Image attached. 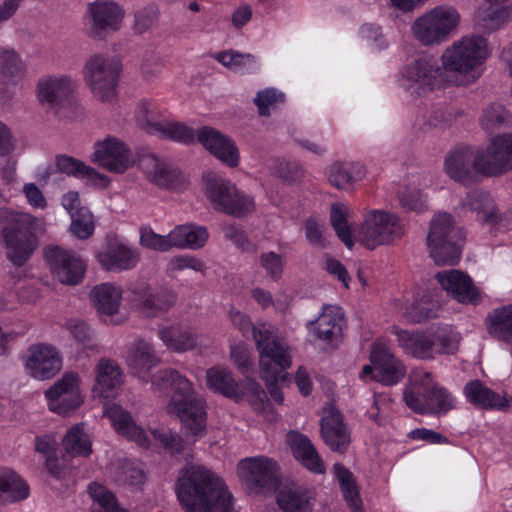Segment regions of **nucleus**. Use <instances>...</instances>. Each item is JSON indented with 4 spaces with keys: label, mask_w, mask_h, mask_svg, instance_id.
Masks as SVG:
<instances>
[{
    "label": "nucleus",
    "mask_w": 512,
    "mask_h": 512,
    "mask_svg": "<svg viewBox=\"0 0 512 512\" xmlns=\"http://www.w3.org/2000/svg\"><path fill=\"white\" fill-rule=\"evenodd\" d=\"M398 310L403 317L412 322H421L422 320L433 316L432 308L426 302H416L410 306H404L401 301L397 303Z\"/></svg>",
    "instance_id": "obj_61"
},
{
    "label": "nucleus",
    "mask_w": 512,
    "mask_h": 512,
    "mask_svg": "<svg viewBox=\"0 0 512 512\" xmlns=\"http://www.w3.org/2000/svg\"><path fill=\"white\" fill-rule=\"evenodd\" d=\"M253 339L259 352L261 377L274 401L283 402L277 383L284 379L283 372L290 368L292 359L289 348L282 343L267 325L253 328Z\"/></svg>",
    "instance_id": "obj_5"
},
{
    "label": "nucleus",
    "mask_w": 512,
    "mask_h": 512,
    "mask_svg": "<svg viewBox=\"0 0 512 512\" xmlns=\"http://www.w3.org/2000/svg\"><path fill=\"white\" fill-rule=\"evenodd\" d=\"M169 238L171 248L197 250L205 245L209 233L204 226L187 223L172 229Z\"/></svg>",
    "instance_id": "obj_38"
},
{
    "label": "nucleus",
    "mask_w": 512,
    "mask_h": 512,
    "mask_svg": "<svg viewBox=\"0 0 512 512\" xmlns=\"http://www.w3.org/2000/svg\"><path fill=\"white\" fill-rule=\"evenodd\" d=\"M399 346L419 359H433L436 355L454 354L458 350L459 337L449 329H440L432 334L409 332L394 328Z\"/></svg>",
    "instance_id": "obj_9"
},
{
    "label": "nucleus",
    "mask_w": 512,
    "mask_h": 512,
    "mask_svg": "<svg viewBox=\"0 0 512 512\" xmlns=\"http://www.w3.org/2000/svg\"><path fill=\"white\" fill-rule=\"evenodd\" d=\"M203 185L207 200L217 212L242 218L255 210L253 196L238 188L228 178L207 171L203 174Z\"/></svg>",
    "instance_id": "obj_7"
},
{
    "label": "nucleus",
    "mask_w": 512,
    "mask_h": 512,
    "mask_svg": "<svg viewBox=\"0 0 512 512\" xmlns=\"http://www.w3.org/2000/svg\"><path fill=\"white\" fill-rule=\"evenodd\" d=\"M173 394L166 405V412L175 415L184 425L187 436L197 441L206 434V411L204 401L194 393L193 384L177 370L166 368L157 371L151 378V389L162 394L168 389Z\"/></svg>",
    "instance_id": "obj_2"
},
{
    "label": "nucleus",
    "mask_w": 512,
    "mask_h": 512,
    "mask_svg": "<svg viewBox=\"0 0 512 512\" xmlns=\"http://www.w3.org/2000/svg\"><path fill=\"white\" fill-rule=\"evenodd\" d=\"M0 76L3 81L12 83L22 78L23 64L14 51H0Z\"/></svg>",
    "instance_id": "obj_53"
},
{
    "label": "nucleus",
    "mask_w": 512,
    "mask_h": 512,
    "mask_svg": "<svg viewBox=\"0 0 512 512\" xmlns=\"http://www.w3.org/2000/svg\"><path fill=\"white\" fill-rule=\"evenodd\" d=\"M119 71L118 62L110 57L94 54L87 59L83 77L94 99L102 103L116 99Z\"/></svg>",
    "instance_id": "obj_12"
},
{
    "label": "nucleus",
    "mask_w": 512,
    "mask_h": 512,
    "mask_svg": "<svg viewBox=\"0 0 512 512\" xmlns=\"http://www.w3.org/2000/svg\"><path fill=\"white\" fill-rule=\"evenodd\" d=\"M326 175L331 186L347 191L364 178L365 168L358 162L336 161L328 167Z\"/></svg>",
    "instance_id": "obj_36"
},
{
    "label": "nucleus",
    "mask_w": 512,
    "mask_h": 512,
    "mask_svg": "<svg viewBox=\"0 0 512 512\" xmlns=\"http://www.w3.org/2000/svg\"><path fill=\"white\" fill-rule=\"evenodd\" d=\"M71 217L70 231L79 239H88L94 232L93 215L89 209H81Z\"/></svg>",
    "instance_id": "obj_59"
},
{
    "label": "nucleus",
    "mask_w": 512,
    "mask_h": 512,
    "mask_svg": "<svg viewBox=\"0 0 512 512\" xmlns=\"http://www.w3.org/2000/svg\"><path fill=\"white\" fill-rule=\"evenodd\" d=\"M64 451L72 456L86 457L91 454V439L84 431L83 424L73 426L65 435L62 441Z\"/></svg>",
    "instance_id": "obj_47"
},
{
    "label": "nucleus",
    "mask_w": 512,
    "mask_h": 512,
    "mask_svg": "<svg viewBox=\"0 0 512 512\" xmlns=\"http://www.w3.org/2000/svg\"><path fill=\"white\" fill-rule=\"evenodd\" d=\"M238 473L247 483L262 488H275L280 479L277 463L266 456L250 457L238 464Z\"/></svg>",
    "instance_id": "obj_24"
},
{
    "label": "nucleus",
    "mask_w": 512,
    "mask_h": 512,
    "mask_svg": "<svg viewBox=\"0 0 512 512\" xmlns=\"http://www.w3.org/2000/svg\"><path fill=\"white\" fill-rule=\"evenodd\" d=\"M206 384L210 390L223 394L229 398L239 396L238 383L232 373L220 366L212 367L206 372Z\"/></svg>",
    "instance_id": "obj_45"
},
{
    "label": "nucleus",
    "mask_w": 512,
    "mask_h": 512,
    "mask_svg": "<svg viewBox=\"0 0 512 512\" xmlns=\"http://www.w3.org/2000/svg\"><path fill=\"white\" fill-rule=\"evenodd\" d=\"M321 434L326 445L333 451L344 452L350 444V433L338 411L330 410L321 419Z\"/></svg>",
    "instance_id": "obj_35"
},
{
    "label": "nucleus",
    "mask_w": 512,
    "mask_h": 512,
    "mask_svg": "<svg viewBox=\"0 0 512 512\" xmlns=\"http://www.w3.org/2000/svg\"><path fill=\"white\" fill-rule=\"evenodd\" d=\"M175 301L176 295L172 290L166 288L148 290L140 300L138 309L146 317H156L168 311Z\"/></svg>",
    "instance_id": "obj_41"
},
{
    "label": "nucleus",
    "mask_w": 512,
    "mask_h": 512,
    "mask_svg": "<svg viewBox=\"0 0 512 512\" xmlns=\"http://www.w3.org/2000/svg\"><path fill=\"white\" fill-rule=\"evenodd\" d=\"M401 206L408 211L421 212L426 208L427 197L418 189H405L399 193Z\"/></svg>",
    "instance_id": "obj_62"
},
{
    "label": "nucleus",
    "mask_w": 512,
    "mask_h": 512,
    "mask_svg": "<svg viewBox=\"0 0 512 512\" xmlns=\"http://www.w3.org/2000/svg\"><path fill=\"white\" fill-rule=\"evenodd\" d=\"M22 361L26 373L41 381L53 378L63 367L62 353L55 345L47 342L30 345Z\"/></svg>",
    "instance_id": "obj_17"
},
{
    "label": "nucleus",
    "mask_w": 512,
    "mask_h": 512,
    "mask_svg": "<svg viewBox=\"0 0 512 512\" xmlns=\"http://www.w3.org/2000/svg\"><path fill=\"white\" fill-rule=\"evenodd\" d=\"M77 81L67 74H51L41 77L36 84V97L45 109L60 114L75 104Z\"/></svg>",
    "instance_id": "obj_14"
},
{
    "label": "nucleus",
    "mask_w": 512,
    "mask_h": 512,
    "mask_svg": "<svg viewBox=\"0 0 512 512\" xmlns=\"http://www.w3.org/2000/svg\"><path fill=\"white\" fill-rule=\"evenodd\" d=\"M464 391L468 401L482 409L503 411L512 402V398H506V396L494 392L479 380L466 384Z\"/></svg>",
    "instance_id": "obj_37"
},
{
    "label": "nucleus",
    "mask_w": 512,
    "mask_h": 512,
    "mask_svg": "<svg viewBox=\"0 0 512 512\" xmlns=\"http://www.w3.org/2000/svg\"><path fill=\"white\" fill-rule=\"evenodd\" d=\"M347 216L348 211L343 204L335 203L332 205L330 213L331 224L340 240L348 248H352L354 242L347 222Z\"/></svg>",
    "instance_id": "obj_54"
},
{
    "label": "nucleus",
    "mask_w": 512,
    "mask_h": 512,
    "mask_svg": "<svg viewBox=\"0 0 512 512\" xmlns=\"http://www.w3.org/2000/svg\"><path fill=\"white\" fill-rule=\"evenodd\" d=\"M138 167L147 181L163 189H178L185 185L182 172L164 158L155 154H143L138 159Z\"/></svg>",
    "instance_id": "obj_22"
},
{
    "label": "nucleus",
    "mask_w": 512,
    "mask_h": 512,
    "mask_svg": "<svg viewBox=\"0 0 512 512\" xmlns=\"http://www.w3.org/2000/svg\"><path fill=\"white\" fill-rule=\"evenodd\" d=\"M406 227L402 219L394 212L371 209L365 215L357 233L358 241L367 249L391 245L402 239Z\"/></svg>",
    "instance_id": "obj_8"
},
{
    "label": "nucleus",
    "mask_w": 512,
    "mask_h": 512,
    "mask_svg": "<svg viewBox=\"0 0 512 512\" xmlns=\"http://www.w3.org/2000/svg\"><path fill=\"white\" fill-rule=\"evenodd\" d=\"M197 137L205 149L223 164L231 168L239 165V151L232 139L211 127L200 129Z\"/></svg>",
    "instance_id": "obj_28"
},
{
    "label": "nucleus",
    "mask_w": 512,
    "mask_h": 512,
    "mask_svg": "<svg viewBox=\"0 0 512 512\" xmlns=\"http://www.w3.org/2000/svg\"><path fill=\"white\" fill-rule=\"evenodd\" d=\"M314 492L299 484L286 485L277 494V503L284 512H311Z\"/></svg>",
    "instance_id": "obj_34"
},
{
    "label": "nucleus",
    "mask_w": 512,
    "mask_h": 512,
    "mask_svg": "<svg viewBox=\"0 0 512 512\" xmlns=\"http://www.w3.org/2000/svg\"><path fill=\"white\" fill-rule=\"evenodd\" d=\"M124 383V375L118 363L102 358L95 366L93 393L101 398H112Z\"/></svg>",
    "instance_id": "obj_31"
},
{
    "label": "nucleus",
    "mask_w": 512,
    "mask_h": 512,
    "mask_svg": "<svg viewBox=\"0 0 512 512\" xmlns=\"http://www.w3.org/2000/svg\"><path fill=\"white\" fill-rule=\"evenodd\" d=\"M333 468L347 504L354 512H362L361 500L352 473L340 463H336Z\"/></svg>",
    "instance_id": "obj_48"
},
{
    "label": "nucleus",
    "mask_w": 512,
    "mask_h": 512,
    "mask_svg": "<svg viewBox=\"0 0 512 512\" xmlns=\"http://www.w3.org/2000/svg\"><path fill=\"white\" fill-rule=\"evenodd\" d=\"M401 81L405 89L421 95L451 84L452 79L433 57H423L404 67Z\"/></svg>",
    "instance_id": "obj_13"
},
{
    "label": "nucleus",
    "mask_w": 512,
    "mask_h": 512,
    "mask_svg": "<svg viewBox=\"0 0 512 512\" xmlns=\"http://www.w3.org/2000/svg\"><path fill=\"white\" fill-rule=\"evenodd\" d=\"M370 358L375 366L374 380L383 385H394L406 374L405 366L394 357L390 347L384 342L373 344Z\"/></svg>",
    "instance_id": "obj_25"
},
{
    "label": "nucleus",
    "mask_w": 512,
    "mask_h": 512,
    "mask_svg": "<svg viewBox=\"0 0 512 512\" xmlns=\"http://www.w3.org/2000/svg\"><path fill=\"white\" fill-rule=\"evenodd\" d=\"M122 294V288L113 283H102L91 290V301L105 322L119 324L124 321L125 316L119 315Z\"/></svg>",
    "instance_id": "obj_27"
},
{
    "label": "nucleus",
    "mask_w": 512,
    "mask_h": 512,
    "mask_svg": "<svg viewBox=\"0 0 512 512\" xmlns=\"http://www.w3.org/2000/svg\"><path fill=\"white\" fill-rule=\"evenodd\" d=\"M97 260L107 271L122 272L135 268L140 261V252L120 241H110L97 253Z\"/></svg>",
    "instance_id": "obj_26"
},
{
    "label": "nucleus",
    "mask_w": 512,
    "mask_h": 512,
    "mask_svg": "<svg viewBox=\"0 0 512 512\" xmlns=\"http://www.w3.org/2000/svg\"><path fill=\"white\" fill-rule=\"evenodd\" d=\"M458 231L452 215L439 212L430 221L427 246L437 265H454L460 259L461 250L457 242Z\"/></svg>",
    "instance_id": "obj_11"
},
{
    "label": "nucleus",
    "mask_w": 512,
    "mask_h": 512,
    "mask_svg": "<svg viewBox=\"0 0 512 512\" xmlns=\"http://www.w3.org/2000/svg\"><path fill=\"white\" fill-rule=\"evenodd\" d=\"M104 415L108 417L118 434L135 442L142 448L150 446V439L144 429L137 425L128 411L120 405L112 404L105 408Z\"/></svg>",
    "instance_id": "obj_30"
},
{
    "label": "nucleus",
    "mask_w": 512,
    "mask_h": 512,
    "mask_svg": "<svg viewBox=\"0 0 512 512\" xmlns=\"http://www.w3.org/2000/svg\"><path fill=\"white\" fill-rule=\"evenodd\" d=\"M482 162L479 165L485 176H497L512 169V133L492 137L486 148H479Z\"/></svg>",
    "instance_id": "obj_23"
},
{
    "label": "nucleus",
    "mask_w": 512,
    "mask_h": 512,
    "mask_svg": "<svg viewBox=\"0 0 512 512\" xmlns=\"http://www.w3.org/2000/svg\"><path fill=\"white\" fill-rule=\"evenodd\" d=\"M509 18L510 9L503 3H489V6L479 8L475 14L478 26L489 31L500 28Z\"/></svg>",
    "instance_id": "obj_46"
},
{
    "label": "nucleus",
    "mask_w": 512,
    "mask_h": 512,
    "mask_svg": "<svg viewBox=\"0 0 512 512\" xmlns=\"http://www.w3.org/2000/svg\"><path fill=\"white\" fill-rule=\"evenodd\" d=\"M459 21L460 15L455 8L441 5L417 17L410 30L423 46H434L445 42L457 29Z\"/></svg>",
    "instance_id": "obj_10"
},
{
    "label": "nucleus",
    "mask_w": 512,
    "mask_h": 512,
    "mask_svg": "<svg viewBox=\"0 0 512 512\" xmlns=\"http://www.w3.org/2000/svg\"><path fill=\"white\" fill-rule=\"evenodd\" d=\"M91 159L107 171L118 174L124 173L135 164L131 149L115 137L96 142Z\"/></svg>",
    "instance_id": "obj_19"
},
{
    "label": "nucleus",
    "mask_w": 512,
    "mask_h": 512,
    "mask_svg": "<svg viewBox=\"0 0 512 512\" xmlns=\"http://www.w3.org/2000/svg\"><path fill=\"white\" fill-rule=\"evenodd\" d=\"M406 405L418 414H446L454 408L452 395L425 370H413L404 390Z\"/></svg>",
    "instance_id": "obj_6"
},
{
    "label": "nucleus",
    "mask_w": 512,
    "mask_h": 512,
    "mask_svg": "<svg viewBox=\"0 0 512 512\" xmlns=\"http://www.w3.org/2000/svg\"><path fill=\"white\" fill-rule=\"evenodd\" d=\"M475 213L477 220L482 224H488L491 226L503 225L508 229L512 228V212L505 213L504 215L500 214L493 198L490 195L488 197H484L483 203L478 207V210Z\"/></svg>",
    "instance_id": "obj_50"
},
{
    "label": "nucleus",
    "mask_w": 512,
    "mask_h": 512,
    "mask_svg": "<svg viewBox=\"0 0 512 512\" xmlns=\"http://www.w3.org/2000/svg\"><path fill=\"white\" fill-rule=\"evenodd\" d=\"M183 428H185L183 426ZM186 441H184L176 432L168 428H160L152 431L154 439L159 441L160 444L171 454H180L183 452L185 443L194 444L196 441L193 440V436L190 434L187 436V431L184 429Z\"/></svg>",
    "instance_id": "obj_52"
},
{
    "label": "nucleus",
    "mask_w": 512,
    "mask_h": 512,
    "mask_svg": "<svg viewBox=\"0 0 512 512\" xmlns=\"http://www.w3.org/2000/svg\"><path fill=\"white\" fill-rule=\"evenodd\" d=\"M510 119L509 113L503 105L493 103L486 107L480 119L481 127L487 132L502 128Z\"/></svg>",
    "instance_id": "obj_55"
},
{
    "label": "nucleus",
    "mask_w": 512,
    "mask_h": 512,
    "mask_svg": "<svg viewBox=\"0 0 512 512\" xmlns=\"http://www.w3.org/2000/svg\"><path fill=\"white\" fill-rule=\"evenodd\" d=\"M441 287L460 303L477 304L480 292L472 279L460 270L443 271L436 274Z\"/></svg>",
    "instance_id": "obj_29"
},
{
    "label": "nucleus",
    "mask_w": 512,
    "mask_h": 512,
    "mask_svg": "<svg viewBox=\"0 0 512 512\" xmlns=\"http://www.w3.org/2000/svg\"><path fill=\"white\" fill-rule=\"evenodd\" d=\"M158 336L168 350L176 353L192 350L198 342V336L193 331L177 326L162 327Z\"/></svg>",
    "instance_id": "obj_43"
},
{
    "label": "nucleus",
    "mask_w": 512,
    "mask_h": 512,
    "mask_svg": "<svg viewBox=\"0 0 512 512\" xmlns=\"http://www.w3.org/2000/svg\"><path fill=\"white\" fill-rule=\"evenodd\" d=\"M285 100L282 92L275 88H265L256 93L254 104L258 108L260 116L268 117L271 114V109L277 108Z\"/></svg>",
    "instance_id": "obj_57"
},
{
    "label": "nucleus",
    "mask_w": 512,
    "mask_h": 512,
    "mask_svg": "<svg viewBox=\"0 0 512 512\" xmlns=\"http://www.w3.org/2000/svg\"><path fill=\"white\" fill-rule=\"evenodd\" d=\"M45 258L53 276L61 283L77 285L83 280L86 264L74 251L53 246L46 249Z\"/></svg>",
    "instance_id": "obj_20"
},
{
    "label": "nucleus",
    "mask_w": 512,
    "mask_h": 512,
    "mask_svg": "<svg viewBox=\"0 0 512 512\" xmlns=\"http://www.w3.org/2000/svg\"><path fill=\"white\" fill-rule=\"evenodd\" d=\"M125 11L113 0H94L87 5L86 34L102 40L121 28Z\"/></svg>",
    "instance_id": "obj_16"
},
{
    "label": "nucleus",
    "mask_w": 512,
    "mask_h": 512,
    "mask_svg": "<svg viewBox=\"0 0 512 512\" xmlns=\"http://www.w3.org/2000/svg\"><path fill=\"white\" fill-rule=\"evenodd\" d=\"M45 396L52 412L66 415L76 410L83 402L79 389V376L73 372L65 373L45 391Z\"/></svg>",
    "instance_id": "obj_21"
},
{
    "label": "nucleus",
    "mask_w": 512,
    "mask_h": 512,
    "mask_svg": "<svg viewBox=\"0 0 512 512\" xmlns=\"http://www.w3.org/2000/svg\"><path fill=\"white\" fill-rule=\"evenodd\" d=\"M170 232L166 235L157 234L150 226L144 225L139 229V244L146 249L158 252L171 250Z\"/></svg>",
    "instance_id": "obj_56"
},
{
    "label": "nucleus",
    "mask_w": 512,
    "mask_h": 512,
    "mask_svg": "<svg viewBox=\"0 0 512 512\" xmlns=\"http://www.w3.org/2000/svg\"><path fill=\"white\" fill-rule=\"evenodd\" d=\"M88 491L94 501L93 512H127L118 506L114 495L104 486L93 483L89 485Z\"/></svg>",
    "instance_id": "obj_51"
},
{
    "label": "nucleus",
    "mask_w": 512,
    "mask_h": 512,
    "mask_svg": "<svg viewBox=\"0 0 512 512\" xmlns=\"http://www.w3.org/2000/svg\"><path fill=\"white\" fill-rule=\"evenodd\" d=\"M56 164L60 171L84 180L89 185L105 188L110 183L107 176L97 172L93 167H90L82 161L72 157L59 156L57 157Z\"/></svg>",
    "instance_id": "obj_39"
},
{
    "label": "nucleus",
    "mask_w": 512,
    "mask_h": 512,
    "mask_svg": "<svg viewBox=\"0 0 512 512\" xmlns=\"http://www.w3.org/2000/svg\"><path fill=\"white\" fill-rule=\"evenodd\" d=\"M490 54L487 40L468 35L447 47L441 56L442 65L451 76V84L467 85L482 74V65Z\"/></svg>",
    "instance_id": "obj_3"
},
{
    "label": "nucleus",
    "mask_w": 512,
    "mask_h": 512,
    "mask_svg": "<svg viewBox=\"0 0 512 512\" xmlns=\"http://www.w3.org/2000/svg\"><path fill=\"white\" fill-rule=\"evenodd\" d=\"M479 148L459 146L451 150L444 160V171L454 181L469 185L476 182L479 174L484 175Z\"/></svg>",
    "instance_id": "obj_18"
},
{
    "label": "nucleus",
    "mask_w": 512,
    "mask_h": 512,
    "mask_svg": "<svg viewBox=\"0 0 512 512\" xmlns=\"http://www.w3.org/2000/svg\"><path fill=\"white\" fill-rule=\"evenodd\" d=\"M287 443L293 456L303 467L315 474L325 473L324 461L306 435L297 431H291L287 434Z\"/></svg>",
    "instance_id": "obj_32"
},
{
    "label": "nucleus",
    "mask_w": 512,
    "mask_h": 512,
    "mask_svg": "<svg viewBox=\"0 0 512 512\" xmlns=\"http://www.w3.org/2000/svg\"><path fill=\"white\" fill-rule=\"evenodd\" d=\"M215 59L235 72H253L258 67L254 55L243 54L234 50L220 52L215 56Z\"/></svg>",
    "instance_id": "obj_49"
},
{
    "label": "nucleus",
    "mask_w": 512,
    "mask_h": 512,
    "mask_svg": "<svg viewBox=\"0 0 512 512\" xmlns=\"http://www.w3.org/2000/svg\"><path fill=\"white\" fill-rule=\"evenodd\" d=\"M28 496L29 487L17 473L0 469V505L21 501Z\"/></svg>",
    "instance_id": "obj_42"
},
{
    "label": "nucleus",
    "mask_w": 512,
    "mask_h": 512,
    "mask_svg": "<svg viewBox=\"0 0 512 512\" xmlns=\"http://www.w3.org/2000/svg\"><path fill=\"white\" fill-rule=\"evenodd\" d=\"M130 363L137 377L148 382V372L160 363V359L150 343L139 340L131 349Z\"/></svg>",
    "instance_id": "obj_40"
},
{
    "label": "nucleus",
    "mask_w": 512,
    "mask_h": 512,
    "mask_svg": "<svg viewBox=\"0 0 512 512\" xmlns=\"http://www.w3.org/2000/svg\"><path fill=\"white\" fill-rule=\"evenodd\" d=\"M343 321L344 317L340 307L324 305L318 318L311 323V331L318 339L333 342L342 334Z\"/></svg>",
    "instance_id": "obj_33"
},
{
    "label": "nucleus",
    "mask_w": 512,
    "mask_h": 512,
    "mask_svg": "<svg viewBox=\"0 0 512 512\" xmlns=\"http://www.w3.org/2000/svg\"><path fill=\"white\" fill-rule=\"evenodd\" d=\"M259 266L269 279L278 281L283 276L285 260L274 251L262 252L259 255Z\"/></svg>",
    "instance_id": "obj_58"
},
{
    "label": "nucleus",
    "mask_w": 512,
    "mask_h": 512,
    "mask_svg": "<svg viewBox=\"0 0 512 512\" xmlns=\"http://www.w3.org/2000/svg\"><path fill=\"white\" fill-rule=\"evenodd\" d=\"M27 203L34 209L44 210L47 207V200L40 190V188L34 183H25L22 188Z\"/></svg>",
    "instance_id": "obj_64"
},
{
    "label": "nucleus",
    "mask_w": 512,
    "mask_h": 512,
    "mask_svg": "<svg viewBox=\"0 0 512 512\" xmlns=\"http://www.w3.org/2000/svg\"><path fill=\"white\" fill-rule=\"evenodd\" d=\"M170 272H178L186 269H191L196 272L204 273L206 265L204 261L192 255H177L172 257L167 265Z\"/></svg>",
    "instance_id": "obj_60"
},
{
    "label": "nucleus",
    "mask_w": 512,
    "mask_h": 512,
    "mask_svg": "<svg viewBox=\"0 0 512 512\" xmlns=\"http://www.w3.org/2000/svg\"><path fill=\"white\" fill-rule=\"evenodd\" d=\"M487 330L491 336L512 343V305L495 309L487 317Z\"/></svg>",
    "instance_id": "obj_44"
},
{
    "label": "nucleus",
    "mask_w": 512,
    "mask_h": 512,
    "mask_svg": "<svg viewBox=\"0 0 512 512\" xmlns=\"http://www.w3.org/2000/svg\"><path fill=\"white\" fill-rule=\"evenodd\" d=\"M0 225L8 259L21 266L35 249V233L43 230L42 220L27 212L0 208Z\"/></svg>",
    "instance_id": "obj_4"
},
{
    "label": "nucleus",
    "mask_w": 512,
    "mask_h": 512,
    "mask_svg": "<svg viewBox=\"0 0 512 512\" xmlns=\"http://www.w3.org/2000/svg\"><path fill=\"white\" fill-rule=\"evenodd\" d=\"M176 494L185 512H234L224 482L201 464H188L180 470Z\"/></svg>",
    "instance_id": "obj_1"
},
{
    "label": "nucleus",
    "mask_w": 512,
    "mask_h": 512,
    "mask_svg": "<svg viewBox=\"0 0 512 512\" xmlns=\"http://www.w3.org/2000/svg\"><path fill=\"white\" fill-rule=\"evenodd\" d=\"M65 329L77 342L83 345H89L93 339V330L81 319H68L65 322Z\"/></svg>",
    "instance_id": "obj_63"
},
{
    "label": "nucleus",
    "mask_w": 512,
    "mask_h": 512,
    "mask_svg": "<svg viewBox=\"0 0 512 512\" xmlns=\"http://www.w3.org/2000/svg\"><path fill=\"white\" fill-rule=\"evenodd\" d=\"M136 119L142 129L149 134L183 143L194 140L195 135L190 127L179 122L162 119L154 102H140L136 110Z\"/></svg>",
    "instance_id": "obj_15"
}]
</instances>
